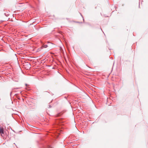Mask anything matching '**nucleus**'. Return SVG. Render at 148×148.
<instances>
[{
	"instance_id": "obj_1",
	"label": "nucleus",
	"mask_w": 148,
	"mask_h": 148,
	"mask_svg": "<svg viewBox=\"0 0 148 148\" xmlns=\"http://www.w3.org/2000/svg\"><path fill=\"white\" fill-rule=\"evenodd\" d=\"M0 133L1 134L2 136L3 137L2 134H4V130L3 128H0Z\"/></svg>"
},
{
	"instance_id": "obj_2",
	"label": "nucleus",
	"mask_w": 148,
	"mask_h": 148,
	"mask_svg": "<svg viewBox=\"0 0 148 148\" xmlns=\"http://www.w3.org/2000/svg\"><path fill=\"white\" fill-rule=\"evenodd\" d=\"M47 47H48V46L47 45H43V47L44 48H47Z\"/></svg>"
}]
</instances>
